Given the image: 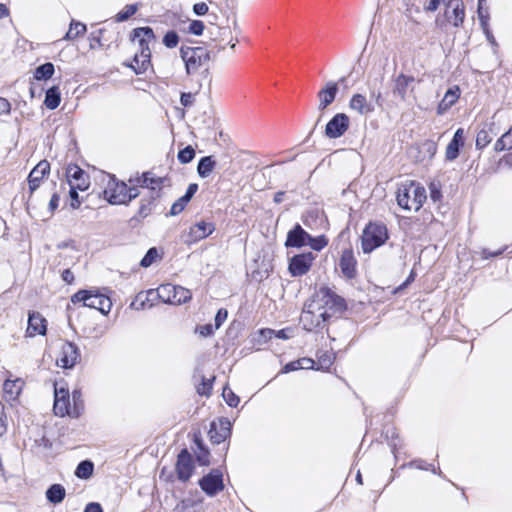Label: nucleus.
Wrapping results in <instances>:
<instances>
[{"mask_svg":"<svg viewBox=\"0 0 512 512\" xmlns=\"http://www.w3.org/2000/svg\"><path fill=\"white\" fill-rule=\"evenodd\" d=\"M131 40L137 41L139 50L133 58V63L128 66L136 74H143L150 66L151 50L150 43L155 42V34L151 27H138L132 30Z\"/></svg>","mask_w":512,"mask_h":512,"instance_id":"1","label":"nucleus"},{"mask_svg":"<svg viewBox=\"0 0 512 512\" xmlns=\"http://www.w3.org/2000/svg\"><path fill=\"white\" fill-rule=\"evenodd\" d=\"M427 199L425 188L415 181L403 183L397 191L398 205L405 210L418 211Z\"/></svg>","mask_w":512,"mask_h":512,"instance_id":"2","label":"nucleus"},{"mask_svg":"<svg viewBox=\"0 0 512 512\" xmlns=\"http://www.w3.org/2000/svg\"><path fill=\"white\" fill-rule=\"evenodd\" d=\"M388 239V230L385 224L381 222H370L363 230L361 237V247L365 254L371 253L376 248L382 246Z\"/></svg>","mask_w":512,"mask_h":512,"instance_id":"3","label":"nucleus"},{"mask_svg":"<svg viewBox=\"0 0 512 512\" xmlns=\"http://www.w3.org/2000/svg\"><path fill=\"white\" fill-rule=\"evenodd\" d=\"M71 302H83L84 307L96 309L103 315L108 314L112 307L110 298L98 290H79L71 296Z\"/></svg>","mask_w":512,"mask_h":512,"instance_id":"4","label":"nucleus"},{"mask_svg":"<svg viewBox=\"0 0 512 512\" xmlns=\"http://www.w3.org/2000/svg\"><path fill=\"white\" fill-rule=\"evenodd\" d=\"M317 297L325 310L320 313L322 321H327L335 313H341L346 309L345 300L328 287L320 288Z\"/></svg>","mask_w":512,"mask_h":512,"instance_id":"5","label":"nucleus"},{"mask_svg":"<svg viewBox=\"0 0 512 512\" xmlns=\"http://www.w3.org/2000/svg\"><path fill=\"white\" fill-rule=\"evenodd\" d=\"M187 74L194 73L210 60V52L205 47H184L180 49Z\"/></svg>","mask_w":512,"mask_h":512,"instance_id":"6","label":"nucleus"},{"mask_svg":"<svg viewBox=\"0 0 512 512\" xmlns=\"http://www.w3.org/2000/svg\"><path fill=\"white\" fill-rule=\"evenodd\" d=\"M158 295L165 303L180 305L192 298L190 290L172 284L162 285L158 289Z\"/></svg>","mask_w":512,"mask_h":512,"instance_id":"7","label":"nucleus"},{"mask_svg":"<svg viewBox=\"0 0 512 512\" xmlns=\"http://www.w3.org/2000/svg\"><path fill=\"white\" fill-rule=\"evenodd\" d=\"M198 484L208 496L213 497L224 489L223 473L219 469H212Z\"/></svg>","mask_w":512,"mask_h":512,"instance_id":"8","label":"nucleus"},{"mask_svg":"<svg viewBox=\"0 0 512 512\" xmlns=\"http://www.w3.org/2000/svg\"><path fill=\"white\" fill-rule=\"evenodd\" d=\"M165 178L156 176L153 172L147 171L141 175H136L129 179V184L139 185L142 188H148L150 193H161Z\"/></svg>","mask_w":512,"mask_h":512,"instance_id":"9","label":"nucleus"},{"mask_svg":"<svg viewBox=\"0 0 512 512\" xmlns=\"http://www.w3.org/2000/svg\"><path fill=\"white\" fill-rule=\"evenodd\" d=\"M350 119L345 113H337L326 124L325 135L330 139L339 138L348 130Z\"/></svg>","mask_w":512,"mask_h":512,"instance_id":"10","label":"nucleus"},{"mask_svg":"<svg viewBox=\"0 0 512 512\" xmlns=\"http://www.w3.org/2000/svg\"><path fill=\"white\" fill-rule=\"evenodd\" d=\"M315 259L312 252L302 253L293 256L289 262V272L292 276H302L306 274Z\"/></svg>","mask_w":512,"mask_h":512,"instance_id":"11","label":"nucleus"},{"mask_svg":"<svg viewBox=\"0 0 512 512\" xmlns=\"http://www.w3.org/2000/svg\"><path fill=\"white\" fill-rule=\"evenodd\" d=\"M79 359V348L72 342H65L61 347V354L56 362L61 368L70 369L78 363Z\"/></svg>","mask_w":512,"mask_h":512,"instance_id":"12","label":"nucleus"},{"mask_svg":"<svg viewBox=\"0 0 512 512\" xmlns=\"http://www.w3.org/2000/svg\"><path fill=\"white\" fill-rule=\"evenodd\" d=\"M127 184L125 182L110 181L104 190V196L112 205L126 204Z\"/></svg>","mask_w":512,"mask_h":512,"instance_id":"13","label":"nucleus"},{"mask_svg":"<svg viewBox=\"0 0 512 512\" xmlns=\"http://www.w3.org/2000/svg\"><path fill=\"white\" fill-rule=\"evenodd\" d=\"M194 470L191 454L187 449H182L177 457L176 473L179 480L186 482L190 479Z\"/></svg>","mask_w":512,"mask_h":512,"instance_id":"14","label":"nucleus"},{"mask_svg":"<svg viewBox=\"0 0 512 512\" xmlns=\"http://www.w3.org/2000/svg\"><path fill=\"white\" fill-rule=\"evenodd\" d=\"M70 396L69 390L64 387H58L56 383L54 386V406L53 410L57 416H65L69 414Z\"/></svg>","mask_w":512,"mask_h":512,"instance_id":"15","label":"nucleus"},{"mask_svg":"<svg viewBox=\"0 0 512 512\" xmlns=\"http://www.w3.org/2000/svg\"><path fill=\"white\" fill-rule=\"evenodd\" d=\"M393 94L400 98V100L405 101L407 99L408 93L413 92L414 90V82L415 78L411 75L399 74L393 80Z\"/></svg>","mask_w":512,"mask_h":512,"instance_id":"16","label":"nucleus"},{"mask_svg":"<svg viewBox=\"0 0 512 512\" xmlns=\"http://www.w3.org/2000/svg\"><path fill=\"white\" fill-rule=\"evenodd\" d=\"M214 230L215 226L213 223L200 221L190 228L187 234V238L185 239V242L195 243L197 241H200L211 235Z\"/></svg>","mask_w":512,"mask_h":512,"instance_id":"17","label":"nucleus"},{"mask_svg":"<svg viewBox=\"0 0 512 512\" xmlns=\"http://www.w3.org/2000/svg\"><path fill=\"white\" fill-rule=\"evenodd\" d=\"M50 172V163L47 160L40 161L29 173L28 183L30 192L33 193L39 186L45 175Z\"/></svg>","mask_w":512,"mask_h":512,"instance_id":"18","label":"nucleus"},{"mask_svg":"<svg viewBox=\"0 0 512 512\" xmlns=\"http://www.w3.org/2000/svg\"><path fill=\"white\" fill-rule=\"evenodd\" d=\"M66 174L70 187L74 186L75 188H79L80 191H84L89 187L88 177L77 165L69 166Z\"/></svg>","mask_w":512,"mask_h":512,"instance_id":"19","label":"nucleus"},{"mask_svg":"<svg viewBox=\"0 0 512 512\" xmlns=\"http://www.w3.org/2000/svg\"><path fill=\"white\" fill-rule=\"evenodd\" d=\"M356 265L357 261L354 257L353 251L351 249H345L340 257L339 267L342 274L347 279H353L356 277Z\"/></svg>","mask_w":512,"mask_h":512,"instance_id":"20","label":"nucleus"},{"mask_svg":"<svg viewBox=\"0 0 512 512\" xmlns=\"http://www.w3.org/2000/svg\"><path fill=\"white\" fill-rule=\"evenodd\" d=\"M231 424L228 420H220L219 426L216 423H211L208 435L213 444H220L224 442L231 434Z\"/></svg>","mask_w":512,"mask_h":512,"instance_id":"21","label":"nucleus"},{"mask_svg":"<svg viewBox=\"0 0 512 512\" xmlns=\"http://www.w3.org/2000/svg\"><path fill=\"white\" fill-rule=\"evenodd\" d=\"M308 239H310V234L307 233L300 224H296L293 229H291L285 241L286 247H296L300 248L302 246L307 245Z\"/></svg>","mask_w":512,"mask_h":512,"instance_id":"22","label":"nucleus"},{"mask_svg":"<svg viewBox=\"0 0 512 512\" xmlns=\"http://www.w3.org/2000/svg\"><path fill=\"white\" fill-rule=\"evenodd\" d=\"M47 331L46 319L39 312L29 313L26 335L34 337L35 335H45Z\"/></svg>","mask_w":512,"mask_h":512,"instance_id":"23","label":"nucleus"},{"mask_svg":"<svg viewBox=\"0 0 512 512\" xmlns=\"http://www.w3.org/2000/svg\"><path fill=\"white\" fill-rule=\"evenodd\" d=\"M338 93V84L333 81H329L324 88L318 92L319 106L318 109L325 110L336 98Z\"/></svg>","mask_w":512,"mask_h":512,"instance_id":"24","label":"nucleus"},{"mask_svg":"<svg viewBox=\"0 0 512 512\" xmlns=\"http://www.w3.org/2000/svg\"><path fill=\"white\" fill-rule=\"evenodd\" d=\"M464 145V129L458 128L452 140L446 147L445 158L448 161H453L459 156L460 148Z\"/></svg>","mask_w":512,"mask_h":512,"instance_id":"25","label":"nucleus"},{"mask_svg":"<svg viewBox=\"0 0 512 512\" xmlns=\"http://www.w3.org/2000/svg\"><path fill=\"white\" fill-rule=\"evenodd\" d=\"M349 108L360 115H368L375 110L373 103L360 93H356L351 97Z\"/></svg>","mask_w":512,"mask_h":512,"instance_id":"26","label":"nucleus"},{"mask_svg":"<svg viewBox=\"0 0 512 512\" xmlns=\"http://www.w3.org/2000/svg\"><path fill=\"white\" fill-rule=\"evenodd\" d=\"M447 9H451L452 15L449 14V11L446 12V16L453 23L454 26H460L465 17L464 4L462 0H448Z\"/></svg>","mask_w":512,"mask_h":512,"instance_id":"27","label":"nucleus"},{"mask_svg":"<svg viewBox=\"0 0 512 512\" xmlns=\"http://www.w3.org/2000/svg\"><path fill=\"white\" fill-rule=\"evenodd\" d=\"M460 97V88L453 86L449 88L437 107V113L442 115L449 110Z\"/></svg>","mask_w":512,"mask_h":512,"instance_id":"28","label":"nucleus"},{"mask_svg":"<svg viewBox=\"0 0 512 512\" xmlns=\"http://www.w3.org/2000/svg\"><path fill=\"white\" fill-rule=\"evenodd\" d=\"M45 495L50 503L57 505L65 499L66 490L61 484H52L46 490Z\"/></svg>","mask_w":512,"mask_h":512,"instance_id":"29","label":"nucleus"},{"mask_svg":"<svg viewBox=\"0 0 512 512\" xmlns=\"http://www.w3.org/2000/svg\"><path fill=\"white\" fill-rule=\"evenodd\" d=\"M159 197V193H149L147 197H143L138 209V216L141 218H146L148 215H150L155 207V202Z\"/></svg>","mask_w":512,"mask_h":512,"instance_id":"30","label":"nucleus"},{"mask_svg":"<svg viewBox=\"0 0 512 512\" xmlns=\"http://www.w3.org/2000/svg\"><path fill=\"white\" fill-rule=\"evenodd\" d=\"M300 320L303 324L304 329L307 331H312L313 329L320 328L322 327V324L325 322L322 321L320 315L316 317L310 311H304Z\"/></svg>","mask_w":512,"mask_h":512,"instance_id":"31","label":"nucleus"},{"mask_svg":"<svg viewBox=\"0 0 512 512\" xmlns=\"http://www.w3.org/2000/svg\"><path fill=\"white\" fill-rule=\"evenodd\" d=\"M216 166L212 156L202 157L197 165V173L201 178H207Z\"/></svg>","mask_w":512,"mask_h":512,"instance_id":"32","label":"nucleus"},{"mask_svg":"<svg viewBox=\"0 0 512 512\" xmlns=\"http://www.w3.org/2000/svg\"><path fill=\"white\" fill-rule=\"evenodd\" d=\"M60 101H61V95H60V90L57 86H53L46 91L44 104L48 109H50V110L56 109L59 106Z\"/></svg>","mask_w":512,"mask_h":512,"instance_id":"33","label":"nucleus"},{"mask_svg":"<svg viewBox=\"0 0 512 512\" xmlns=\"http://www.w3.org/2000/svg\"><path fill=\"white\" fill-rule=\"evenodd\" d=\"M94 472V463L90 460L81 461L75 470V476L79 479L87 480L89 479Z\"/></svg>","mask_w":512,"mask_h":512,"instance_id":"34","label":"nucleus"},{"mask_svg":"<svg viewBox=\"0 0 512 512\" xmlns=\"http://www.w3.org/2000/svg\"><path fill=\"white\" fill-rule=\"evenodd\" d=\"M194 443L198 448V452L196 453L197 462L202 466H207L210 464V453L209 450L205 447L203 441L199 437H195Z\"/></svg>","mask_w":512,"mask_h":512,"instance_id":"35","label":"nucleus"},{"mask_svg":"<svg viewBox=\"0 0 512 512\" xmlns=\"http://www.w3.org/2000/svg\"><path fill=\"white\" fill-rule=\"evenodd\" d=\"M87 28L86 25L82 22H78L75 20H72L69 26V30L64 36L65 40H74L80 35H83L86 32Z\"/></svg>","mask_w":512,"mask_h":512,"instance_id":"36","label":"nucleus"},{"mask_svg":"<svg viewBox=\"0 0 512 512\" xmlns=\"http://www.w3.org/2000/svg\"><path fill=\"white\" fill-rule=\"evenodd\" d=\"M54 73V65L51 62H46L35 69L34 78L36 80H47L52 77Z\"/></svg>","mask_w":512,"mask_h":512,"instance_id":"37","label":"nucleus"},{"mask_svg":"<svg viewBox=\"0 0 512 512\" xmlns=\"http://www.w3.org/2000/svg\"><path fill=\"white\" fill-rule=\"evenodd\" d=\"M512 148V126L495 143L494 150L501 152Z\"/></svg>","mask_w":512,"mask_h":512,"instance_id":"38","label":"nucleus"},{"mask_svg":"<svg viewBox=\"0 0 512 512\" xmlns=\"http://www.w3.org/2000/svg\"><path fill=\"white\" fill-rule=\"evenodd\" d=\"M195 157V150L192 146L188 145L185 148L181 149L178 152L177 158L180 163L182 164H188L190 163Z\"/></svg>","mask_w":512,"mask_h":512,"instance_id":"39","label":"nucleus"},{"mask_svg":"<svg viewBox=\"0 0 512 512\" xmlns=\"http://www.w3.org/2000/svg\"><path fill=\"white\" fill-rule=\"evenodd\" d=\"M138 10V4H129L124 7L122 11H120L116 19L118 22H123L128 20L131 16H133Z\"/></svg>","mask_w":512,"mask_h":512,"instance_id":"40","label":"nucleus"},{"mask_svg":"<svg viewBox=\"0 0 512 512\" xmlns=\"http://www.w3.org/2000/svg\"><path fill=\"white\" fill-rule=\"evenodd\" d=\"M492 141V136L490 132L486 129H482L477 133L476 137V148L483 149Z\"/></svg>","mask_w":512,"mask_h":512,"instance_id":"41","label":"nucleus"},{"mask_svg":"<svg viewBox=\"0 0 512 512\" xmlns=\"http://www.w3.org/2000/svg\"><path fill=\"white\" fill-rule=\"evenodd\" d=\"M222 397L230 407H237L240 402L239 397L229 387L223 388Z\"/></svg>","mask_w":512,"mask_h":512,"instance_id":"42","label":"nucleus"},{"mask_svg":"<svg viewBox=\"0 0 512 512\" xmlns=\"http://www.w3.org/2000/svg\"><path fill=\"white\" fill-rule=\"evenodd\" d=\"M328 244V239L324 236L312 237L308 239L307 245H309L315 251H321Z\"/></svg>","mask_w":512,"mask_h":512,"instance_id":"43","label":"nucleus"},{"mask_svg":"<svg viewBox=\"0 0 512 512\" xmlns=\"http://www.w3.org/2000/svg\"><path fill=\"white\" fill-rule=\"evenodd\" d=\"M188 203H189V200L186 197H184V196L180 197L178 200H176L172 204L169 215L170 216L178 215L185 209V207Z\"/></svg>","mask_w":512,"mask_h":512,"instance_id":"44","label":"nucleus"},{"mask_svg":"<svg viewBox=\"0 0 512 512\" xmlns=\"http://www.w3.org/2000/svg\"><path fill=\"white\" fill-rule=\"evenodd\" d=\"M179 43V36L176 31L170 30L163 37V44L167 48H175Z\"/></svg>","mask_w":512,"mask_h":512,"instance_id":"45","label":"nucleus"},{"mask_svg":"<svg viewBox=\"0 0 512 512\" xmlns=\"http://www.w3.org/2000/svg\"><path fill=\"white\" fill-rule=\"evenodd\" d=\"M157 256H158L157 249L155 247L150 248L146 252L145 256L142 258V260L140 261V265L144 268L149 267L150 265H152L154 263Z\"/></svg>","mask_w":512,"mask_h":512,"instance_id":"46","label":"nucleus"},{"mask_svg":"<svg viewBox=\"0 0 512 512\" xmlns=\"http://www.w3.org/2000/svg\"><path fill=\"white\" fill-rule=\"evenodd\" d=\"M214 379H215L214 377L212 379H206L203 377L201 387L197 388V392L200 395L209 396V394L212 390V384H213Z\"/></svg>","mask_w":512,"mask_h":512,"instance_id":"47","label":"nucleus"},{"mask_svg":"<svg viewBox=\"0 0 512 512\" xmlns=\"http://www.w3.org/2000/svg\"><path fill=\"white\" fill-rule=\"evenodd\" d=\"M204 23L200 20H192L189 24V32L194 34V35H202L203 31H204Z\"/></svg>","mask_w":512,"mask_h":512,"instance_id":"48","label":"nucleus"},{"mask_svg":"<svg viewBox=\"0 0 512 512\" xmlns=\"http://www.w3.org/2000/svg\"><path fill=\"white\" fill-rule=\"evenodd\" d=\"M482 2H483V0H479L477 12H478V18L480 20V24H481L482 28H485L486 26H489L488 25L489 15H488L487 9L486 10L483 9Z\"/></svg>","mask_w":512,"mask_h":512,"instance_id":"49","label":"nucleus"},{"mask_svg":"<svg viewBox=\"0 0 512 512\" xmlns=\"http://www.w3.org/2000/svg\"><path fill=\"white\" fill-rule=\"evenodd\" d=\"M227 316H228V312L226 309L224 308H220L216 315H215V318H214V326H215V329H219L221 327V325L225 322V320L227 319Z\"/></svg>","mask_w":512,"mask_h":512,"instance_id":"50","label":"nucleus"},{"mask_svg":"<svg viewBox=\"0 0 512 512\" xmlns=\"http://www.w3.org/2000/svg\"><path fill=\"white\" fill-rule=\"evenodd\" d=\"M130 185H131L130 187L127 186L126 204H128L129 202H131L133 199L137 198L140 195L139 190H138L139 185H135V184H130Z\"/></svg>","mask_w":512,"mask_h":512,"instance_id":"51","label":"nucleus"},{"mask_svg":"<svg viewBox=\"0 0 512 512\" xmlns=\"http://www.w3.org/2000/svg\"><path fill=\"white\" fill-rule=\"evenodd\" d=\"M77 190H79V188H75L74 186H71L69 190V195L71 198L70 205L73 209H77L81 204Z\"/></svg>","mask_w":512,"mask_h":512,"instance_id":"52","label":"nucleus"},{"mask_svg":"<svg viewBox=\"0 0 512 512\" xmlns=\"http://www.w3.org/2000/svg\"><path fill=\"white\" fill-rule=\"evenodd\" d=\"M430 189V198L433 202H437L441 199L442 194L440 190V186L436 183H431L429 186Z\"/></svg>","mask_w":512,"mask_h":512,"instance_id":"53","label":"nucleus"},{"mask_svg":"<svg viewBox=\"0 0 512 512\" xmlns=\"http://www.w3.org/2000/svg\"><path fill=\"white\" fill-rule=\"evenodd\" d=\"M208 5L204 2H199L193 5V12L197 16H203L208 12Z\"/></svg>","mask_w":512,"mask_h":512,"instance_id":"54","label":"nucleus"},{"mask_svg":"<svg viewBox=\"0 0 512 512\" xmlns=\"http://www.w3.org/2000/svg\"><path fill=\"white\" fill-rule=\"evenodd\" d=\"M214 330H215V326L213 327L212 324H205V325L199 326L197 328V331L203 337L211 336L214 333Z\"/></svg>","mask_w":512,"mask_h":512,"instance_id":"55","label":"nucleus"},{"mask_svg":"<svg viewBox=\"0 0 512 512\" xmlns=\"http://www.w3.org/2000/svg\"><path fill=\"white\" fill-rule=\"evenodd\" d=\"M275 337L279 338V339H284V340L290 339L293 337V329L285 328V329L276 331Z\"/></svg>","mask_w":512,"mask_h":512,"instance_id":"56","label":"nucleus"},{"mask_svg":"<svg viewBox=\"0 0 512 512\" xmlns=\"http://www.w3.org/2000/svg\"><path fill=\"white\" fill-rule=\"evenodd\" d=\"M298 362L301 369H311L315 364L313 359L306 357L298 359Z\"/></svg>","mask_w":512,"mask_h":512,"instance_id":"57","label":"nucleus"},{"mask_svg":"<svg viewBox=\"0 0 512 512\" xmlns=\"http://www.w3.org/2000/svg\"><path fill=\"white\" fill-rule=\"evenodd\" d=\"M301 369L300 366H299V362L298 360L296 361H291L289 363H287L283 369H282V373H289V372H292V371H296V370H299Z\"/></svg>","mask_w":512,"mask_h":512,"instance_id":"58","label":"nucleus"},{"mask_svg":"<svg viewBox=\"0 0 512 512\" xmlns=\"http://www.w3.org/2000/svg\"><path fill=\"white\" fill-rule=\"evenodd\" d=\"M180 101L183 106L188 107L193 104L194 97L191 93H182Z\"/></svg>","mask_w":512,"mask_h":512,"instance_id":"59","label":"nucleus"},{"mask_svg":"<svg viewBox=\"0 0 512 512\" xmlns=\"http://www.w3.org/2000/svg\"><path fill=\"white\" fill-rule=\"evenodd\" d=\"M197 190H198V184L191 183V184H189V186L186 190V193L183 196L186 197L190 201L192 199V197L195 195V193L197 192Z\"/></svg>","mask_w":512,"mask_h":512,"instance_id":"60","label":"nucleus"},{"mask_svg":"<svg viewBox=\"0 0 512 512\" xmlns=\"http://www.w3.org/2000/svg\"><path fill=\"white\" fill-rule=\"evenodd\" d=\"M84 512H103V509L99 503L90 502L86 505Z\"/></svg>","mask_w":512,"mask_h":512,"instance_id":"61","label":"nucleus"},{"mask_svg":"<svg viewBox=\"0 0 512 512\" xmlns=\"http://www.w3.org/2000/svg\"><path fill=\"white\" fill-rule=\"evenodd\" d=\"M10 109L11 105L9 101L5 98L0 97V115L9 113Z\"/></svg>","mask_w":512,"mask_h":512,"instance_id":"62","label":"nucleus"},{"mask_svg":"<svg viewBox=\"0 0 512 512\" xmlns=\"http://www.w3.org/2000/svg\"><path fill=\"white\" fill-rule=\"evenodd\" d=\"M259 334L261 337H263L265 340H270L272 339L273 337H275V334H276V331L273 330V329H269V328H265V329H261L259 331Z\"/></svg>","mask_w":512,"mask_h":512,"instance_id":"63","label":"nucleus"},{"mask_svg":"<svg viewBox=\"0 0 512 512\" xmlns=\"http://www.w3.org/2000/svg\"><path fill=\"white\" fill-rule=\"evenodd\" d=\"M60 196L54 193L49 202V209L51 212L55 211L59 206Z\"/></svg>","mask_w":512,"mask_h":512,"instance_id":"64","label":"nucleus"}]
</instances>
